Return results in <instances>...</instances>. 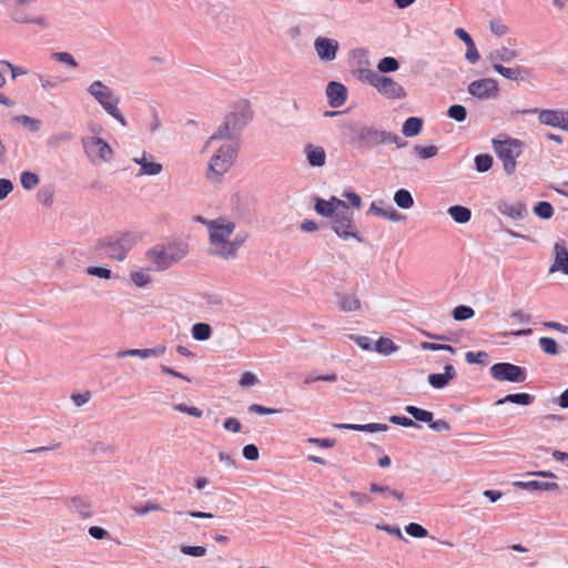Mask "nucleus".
<instances>
[{
	"label": "nucleus",
	"instance_id": "obj_19",
	"mask_svg": "<svg viewBox=\"0 0 568 568\" xmlns=\"http://www.w3.org/2000/svg\"><path fill=\"white\" fill-rule=\"evenodd\" d=\"M11 19L17 23H27V24H37L42 28H48L49 23L47 21V18L44 16H33L30 13H27L23 9H21L19 6L17 8L12 9L10 12Z\"/></svg>",
	"mask_w": 568,
	"mask_h": 568
},
{
	"label": "nucleus",
	"instance_id": "obj_14",
	"mask_svg": "<svg viewBox=\"0 0 568 568\" xmlns=\"http://www.w3.org/2000/svg\"><path fill=\"white\" fill-rule=\"evenodd\" d=\"M554 262L549 267V273L561 272L568 275V248L562 240L557 241L554 245Z\"/></svg>",
	"mask_w": 568,
	"mask_h": 568
},
{
	"label": "nucleus",
	"instance_id": "obj_61",
	"mask_svg": "<svg viewBox=\"0 0 568 568\" xmlns=\"http://www.w3.org/2000/svg\"><path fill=\"white\" fill-rule=\"evenodd\" d=\"M105 91H111V89L109 87H106L102 81L100 80H97L94 82H92L89 88H88V92L94 98L97 99V97L99 94H105L104 92Z\"/></svg>",
	"mask_w": 568,
	"mask_h": 568
},
{
	"label": "nucleus",
	"instance_id": "obj_17",
	"mask_svg": "<svg viewBox=\"0 0 568 568\" xmlns=\"http://www.w3.org/2000/svg\"><path fill=\"white\" fill-rule=\"evenodd\" d=\"M514 486L529 491H552L556 494L561 493V487L556 481H542V480H527V481H515Z\"/></svg>",
	"mask_w": 568,
	"mask_h": 568
},
{
	"label": "nucleus",
	"instance_id": "obj_47",
	"mask_svg": "<svg viewBox=\"0 0 568 568\" xmlns=\"http://www.w3.org/2000/svg\"><path fill=\"white\" fill-rule=\"evenodd\" d=\"M447 116L456 122H464L467 118V109L462 104H452L447 110Z\"/></svg>",
	"mask_w": 568,
	"mask_h": 568
},
{
	"label": "nucleus",
	"instance_id": "obj_18",
	"mask_svg": "<svg viewBox=\"0 0 568 568\" xmlns=\"http://www.w3.org/2000/svg\"><path fill=\"white\" fill-rule=\"evenodd\" d=\"M457 373L452 364L444 366V373H432L428 375V383L435 389H443L452 379L456 377Z\"/></svg>",
	"mask_w": 568,
	"mask_h": 568
},
{
	"label": "nucleus",
	"instance_id": "obj_26",
	"mask_svg": "<svg viewBox=\"0 0 568 568\" xmlns=\"http://www.w3.org/2000/svg\"><path fill=\"white\" fill-rule=\"evenodd\" d=\"M336 302L343 312H353L361 307V302L354 294L336 293Z\"/></svg>",
	"mask_w": 568,
	"mask_h": 568
},
{
	"label": "nucleus",
	"instance_id": "obj_11",
	"mask_svg": "<svg viewBox=\"0 0 568 568\" xmlns=\"http://www.w3.org/2000/svg\"><path fill=\"white\" fill-rule=\"evenodd\" d=\"M105 94H99L97 97V102L104 109V111L116 120L122 126H126L128 122L119 110L118 104L120 102V98L114 95L112 91H105Z\"/></svg>",
	"mask_w": 568,
	"mask_h": 568
},
{
	"label": "nucleus",
	"instance_id": "obj_62",
	"mask_svg": "<svg viewBox=\"0 0 568 568\" xmlns=\"http://www.w3.org/2000/svg\"><path fill=\"white\" fill-rule=\"evenodd\" d=\"M465 59L470 63L475 64L479 61L480 54L476 48L475 42L466 44Z\"/></svg>",
	"mask_w": 568,
	"mask_h": 568
},
{
	"label": "nucleus",
	"instance_id": "obj_60",
	"mask_svg": "<svg viewBox=\"0 0 568 568\" xmlns=\"http://www.w3.org/2000/svg\"><path fill=\"white\" fill-rule=\"evenodd\" d=\"M489 28L490 31L498 37L505 36L509 31V28L503 22L501 19L491 20Z\"/></svg>",
	"mask_w": 568,
	"mask_h": 568
},
{
	"label": "nucleus",
	"instance_id": "obj_16",
	"mask_svg": "<svg viewBox=\"0 0 568 568\" xmlns=\"http://www.w3.org/2000/svg\"><path fill=\"white\" fill-rule=\"evenodd\" d=\"M538 112V120L541 124L549 125L552 128H560L561 120H564L565 111L564 110H554V109H532L526 110L524 113H536Z\"/></svg>",
	"mask_w": 568,
	"mask_h": 568
},
{
	"label": "nucleus",
	"instance_id": "obj_51",
	"mask_svg": "<svg viewBox=\"0 0 568 568\" xmlns=\"http://www.w3.org/2000/svg\"><path fill=\"white\" fill-rule=\"evenodd\" d=\"M405 531L414 538H425L428 535V530L417 523H409L406 525Z\"/></svg>",
	"mask_w": 568,
	"mask_h": 568
},
{
	"label": "nucleus",
	"instance_id": "obj_59",
	"mask_svg": "<svg viewBox=\"0 0 568 568\" xmlns=\"http://www.w3.org/2000/svg\"><path fill=\"white\" fill-rule=\"evenodd\" d=\"M389 422L403 427L420 428V426L413 419L406 416L392 415Z\"/></svg>",
	"mask_w": 568,
	"mask_h": 568
},
{
	"label": "nucleus",
	"instance_id": "obj_10",
	"mask_svg": "<svg viewBox=\"0 0 568 568\" xmlns=\"http://www.w3.org/2000/svg\"><path fill=\"white\" fill-rule=\"evenodd\" d=\"M467 91L478 100H489L498 97L499 85L497 80L493 78H483L470 82Z\"/></svg>",
	"mask_w": 568,
	"mask_h": 568
},
{
	"label": "nucleus",
	"instance_id": "obj_3",
	"mask_svg": "<svg viewBox=\"0 0 568 568\" xmlns=\"http://www.w3.org/2000/svg\"><path fill=\"white\" fill-rule=\"evenodd\" d=\"M328 202L335 207L336 213V220L332 221L331 225L334 233L344 241L355 239L358 243H364V237L356 229L354 212L349 204L336 196H331Z\"/></svg>",
	"mask_w": 568,
	"mask_h": 568
},
{
	"label": "nucleus",
	"instance_id": "obj_28",
	"mask_svg": "<svg viewBox=\"0 0 568 568\" xmlns=\"http://www.w3.org/2000/svg\"><path fill=\"white\" fill-rule=\"evenodd\" d=\"M517 57H518V52L516 50L509 49L507 47H503L500 49H496V50L491 51L488 55V60L491 63H500V62L509 63Z\"/></svg>",
	"mask_w": 568,
	"mask_h": 568
},
{
	"label": "nucleus",
	"instance_id": "obj_54",
	"mask_svg": "<svg viewBox=\"0 0 568 568\" xmlns=\"http://www.w3.org/2000/svg\"><path fill=\"white\" fill-rule=\"evenodd\" d=\"M349 338L354 341L363 351L374 352L375 342H373L371 337L365 335H349Z\"/></svg>",
	"mask_w": 568,
	"mask_h": 568
},
{
	"label": "nucleus",
	"instance_id": "obj_24",
	"mask_svg": "<svg viewBox=\"0 0 568 568\" xmlns=\"http://www.w3.org/2000/svg\"><path fill=\"white\" fill-rule=\"evenodd\" d=\"M304 153L308 164L313 168H322L326 163V152L322 146L307 143Z\"/></svg>",
	"mask_w": 568,
	"mask_h": 568
},
{
	"label": "nucleus",
	"instance_id": "obj_8",
	"mask_svg": "<svg viewBox=\"0 0 568 568\" xmlns=\"http://www.w3.org/2000/svg\"><path fill=\"white\" fill-rule=\"evenodd\" d=\"M491 377L499 382L524 383L527 378V369L508 362H499L490 366Z\"/></svg>",
	"mask_w": 568,
	"mask_h": 568
},
{
	"label": "nucleus",
	"instance_id": "obj_57",
	"mask_svg": "<svg viewBox=\"0 0 568 568\" xmlns=\"http://www.w3.org/2000/svg\"><path fill=\"white\" fill-rule=\"evenodd\" d=\"M52 58L55 61L64 63L73 69L78 68V65H79L78 62L75 61V59L69 52H64V51L63 52H54V53H52Z\"/></svg>",
	"mask_w": 568,
	"mask_h": 568
},
{
	"label": "nucleus",
	"instance_id": "obj_34",
	"mask_svg": "<svg viewBox=\"0 0 568 568\" xmlns=\"http://www.w3.org/2000/svg\"><path fill=\"white\" fill-rule=\"evenodd\" d=\"M399 349V346L396 345L390 338L388 337H379L374 343V352L382 354V355H390Z\"/></svg>",
	"mask_w": 568,
	"mask_h": 568
},
{
	"label": "nucleus",
	"instance_id": "obj_33",
	"mask_svg": "<svg viewBox=\"0 0 568 568\" xmlns=\"http://www.w3.org/2000/svg\"><path fill=\"white\" fill-rule=\"evenodd\" d=\"M369 491L372 494H381L384 498H388L389 496L396 498L397 500L404 499V494L399 490L393 489L387 485H381L378 483L369 484Z\"/></svg>",
	"mask_w": 568,
	"mask_h": 568
},
{
	"label": "nucleus",
	"instance_id": "obj_53",
	"mask_svg": "<svg viewBox=\"0 0 568 568\" xmlns=\"http://www.w3.org/2000/svg\"><path fill=\"white\" fill-rule=\"evenodd\" d=\"M414 151L418 154L420 159L428 160L437 155L438 148L435 145H415Z\"/></svg>",
	"mask_w": 568,
	"mask_h": 568
},
{
	"label": "nucleus",
	"instance_id": "obj_21",
	"mask_svg": "<svg viewBox=\"0 0 568 568\" xmlns=\"http://www.w3.org/2000/svg\"><path fill=\"white\" fill-rule=\"evenodd\" d=\"M496 207L499 213L507 215L513 220H523L527 215V207L523 202L509 204L506 201L500 200L496 202Z\"/></svg>",
	"mask_w": 568,
	"mask_h": 568
},
{
	"label": "nucleus",
	"instance_id": "obj_12",
	"mask_svg": "<svg viewBox=\"0 0 568 568\" xmlns=\"http://www.w3.org/2000/svg\"><path fill=\"white\" fill-rule=\"evenodd\" d=\"M314 49L321 61L329 62L336 59L339 43L332 38L317 37L314 41Z\"/></svg>",
	"mask_w": 568,
	"mask_h": 568
},
{
	"label": "nucleus",
	"instance_id": "obj_5",
	"mask_svg": "<svg viewBox=\"0 0 568 568\" xmlns=\"http://www.w3.org/2000/svg\"><path fill=\"white\" fill-rule=\"evenodd\" d=\"M524 142L514 138L493 140V149L497 158L501 160L504 171L507 175H511L516 171V158L521 154Z\"/></svg>",
	"mask_w": 568,
	"mask_h": 568
},
{
	"label": "nucleus",
	"instance_id": "obj_40",
	"mask_svg": "<svg viewBox=\"0 0 568 568\" xmlns=\"http://www.w3.org/2000/svg\"><path fill=\"white\" fill-rule=\"evenodd\" d=\"M532 212L541 220H549L554 215V207L548 201H539L534 205Z\"/></svg>",
	"mask_w": 568,
	"mask_h": 568
},
{
	"label": "nucleus",
	"instance_id": "obj_42",
	"mask_svg": "<svg viewBox=\"0 0 568 568\" xmlns=\"http://www.w3.org/2000/svg\"><path fill=\"white\" fill-rule=\"evenodd\" d=\"M538 344H539L540 348L542 349V352L547 355L554 356V355L559 354V345L556 342V339L552 337L542 336L539 338Z\"/></svg>",
	"mask_w": 568,
	"mask_h": 568
},
{
	"label": "nucleus",
	"instance_id": "obj_48",
	"mask_svg": "<svg viewBox=\"0 0 568 568\" xmlns=\"http://www.w3.org/2000/svg\"><path fill=\"white\" fill-rule=\"evenodd\" d=\"M488 358H489V355L485 351H478V352L469 351L465 354V359L468 364L485 365V364H487Z\"/></svg>",
	"mask_w": 568,
	"mask_h": 568
},
{
	"label": "nucleus",
	"instance_id": "obj_30",
	"mask_svg": "<svg viewBox=\"0 0 568 568\" xmlns=\"http://www.w3.org/2000/svg\"><path fill=\"white\" fill-rule=\"evenodd\" d=\"M69 507L78 511L83 518L92 516L91 503L87 498L80 496L71 497L69 499Z\"/></svg>",
	"mask_w": 568,
	"mask_h": 568
},
{
	"label": "nucleus",
	"instance_id": "obj_22",
	"mask_svg": "<svg viewBox=\"0 0 568 568\" xmlns=\"http://www.w3.org/2000/svg\"><path fill=\"white\" fill-rule=\"evenodd\" d=\"M97 248L102 250L105 248V254L113 260L116 261H124L126 257L125 252H121L122 248H120V244L116 239L112 237H103L100 239L97 243Z\"/></svg>",
	"mask_w": 568,
	"mask_h": 568
},
{
	"label": "nucleus",
	"instance_id": "obj_25",
	"mask_svg": "<svg viewBox=\"0 0 568 568\" xmlns=\"http://www.w3.org/2000/svg\"><path fill=\"white\" fill-rule=\"evenodd\" d=\"M535 402V396L528 393H513L507 394L505 397L496 400V405H504L506 403H513L520 406H529Z\"/></svg>",
	"mask_w": 568,
	"mask_h": 568
},
{
	"label": "nucleus",
	"instance_id": "obj_44",
	"mask_svg": "<svg viewBox=\"0 0 568 568\" xmlns=\"http://www.w3.org/2000/svg\"><path fill=\"white\" fill-rule=\"evenodd\" d=\"M474 308L468 305H458L452 312L453 318L457 322L470 320L471 317H474Z\"/></svg>",
	"mask_w": 568,
	"mask_h": 568
},
{
	"label": "nucleus",
	"instance_id": "obj_27",
	"mask_svg": "<svg viewBox=\"0 0 568 568\" xmlns=\"http://www.w3.org/2000/svg\"><path fill=\"white\" fill-rule=\"evenodd\" d=\"M338 428L352 429L356 432L376 433L386 432L389 427L387 424L369 423V424H338Z\"/></svg>",
	"mask_w": 568,
	"mask_h": 568
},
{
	"label": "nucleus",
	"instance_id": "obj_31",
	"mask_svg": "<svg viewBox=\"0 0 568 568\" xmlns=\"http://www.w3.org/2000/svg\"><path fill=\"white\" fill-rule=\"evenodd\" d=\"M447 213L458 224H465L471 219L470 209L458 204L449 206Z\"/></svg>",
	"mask_w": 568,
	"mask_h": 568
},
{
	"label": "nucleus",
	"instance_id": "obj_41",
	"mask_svg": "<svg viewBox=\"0 0 568 568\" xmlns=\"http://www.w3.org/2000/svg\"><path fill=\"white\" fill-rule=\"evenodd\" d=\"M399 69V62L394 57L382 58L377 63V70L381 73H390Z\"/></svg>",
	"mask_w": 568,
	"mask_h": 568
},
{
	"label": "nucleus",
	"instance_id": "obj_36",
	"mask_svg": "<svg viewBox=\"0 0 568 568\" xmlns=\"http://www.w3.org/2000/svg\"><path fill=\"white\" fill-rule=\"evenodd\" d=\"M192 337L196 341L204 342L211 338L212 336V326L204 322H199L193 324L192 326Z\"/></svg>",
	"mask_w": 568,
	"mask_h": 568
},
{
	"label": "nucleus",
	"instance_id": "obj_35",
	"mask_svg": "<svg viewBox=\"0 0 568 568\" xmlns=\"http://www.w3.org/2000/svg\"><path fill=\"white\" fill-rule=\"evenodd\" d=\"M405 412L413 417V419L422 423H426L427 425L429 422H432V418L434 417L433 412L419 408L414 405H407L405 408Z\"/></svg>",
	"mask_w": 568,
	"mask_h": 568
},
{
	"label": "nucleus",
	"instance_id": "obj_45",
	"mask_svg": "<svg viewBox=\"0 0 568 568\" xmlns=\"http://www.w3.org/2000/svg\"><path fill=\"white\" fill-rule=\"evenodd\" d=\"M39 175L31 171H23L20 175V183L26 190H33L39 184Z\"/></svg>",
	"mask_w": 568,
	"mask_h": 568
},
{
	"label": "nucleus",
	"instance_id": "obj_52",
	"mask_svg": "<svg viewBox=\"0 0 568 568\" xmlns=\"http://www.w3.org/2000/svg\"><path fill=\"white\" fill-rule=\"evenodd\" d=\"M422 349L424 351H432V352H438V351H446L452 354L456 353V348L453 347L449 344H439V343H432V342H423L420 344Z\"/></svg>",
	"mask_w": 568,
	"mask_h": 568
},
{
	"label": "nucleus",
	"instance_id": "obj_38",
	"mask_svg": "<svg viewBox=\"0 0 568 568\" xmlns=\"http://www.w3.org/2000/svg\"><path fill=\"white\" fill-rule=\"evenodd\" d=\"M394 202L403 210H408L414 205L412 193L406 189H399L394 194Z\"/></svg>",
	"mask_w": 568,
	"mask_h": 568
},
{
	"label": "nucleus",
	"instance_id": "obj_6",
	"mask_svg": "<svg viewBox=\"0 0 568 568\" xmlns=\"http://www.w3.org/2000/svg\"><path fill=\"white\" fill-rule=\"evenodd\" d=\"M186 253V245L174 244L162 248L153 247L146 254L155 265L156 271H165L182 260Z\"/></svg>",
	"mask_w": 568,
	"mask_h": 568
},
{
	"label": "nucleus",
	"instance_id": "obj_56",
	"mask_svg": "<svg viewBox=\"0 0 568 568\" xmlns=\"http://www.w3.org/2000/svg\"><path fill=\"white\" fill-rule=\"evenodd\" d=\"M180 550L183 555L196 558L203 557L206 554V548L203 546L182 545Z\"/></svg>",
	"mask_w": 568,
	"mask_h": 568
},
{
	"label": "nucleus",
	"instance_id": "obj_1",
	"mask_svg": "<svg viewBox=\"0 0 568 568\" xmlns=\"http://www.w3.org/2000/svg\"><path fill=\"white\" fill-rule=\"evenodd\" d=\"M347 144L364 153L382 144H395L398 149L407 146L408 142L399 135L366 125L361 122H351L343 132Z\"/></svg>",
	"mask_w": 568,
	"mask_h": 568
},
{
	"label": "nucleus",
	"instance_id": "obj_37",
	"mask_svg": "<svg viewBox=\"0 0 568 568\" xmlns=\"http://www.w3.org/2000/svg\"><path fill=\"white\" fill-rule=\"evenodd\" d=\"M246 240V235L237 234L233 241H230L227 244V251L217 252V256L222 258H234L236 256L237 250L243 245Z\"/></svg>",
	"mask_w": 568,
	"mask_h": 568
},
{
	"label": "nucleus",
	"instance_id": "obj_13",
	"mask_svg": "<svg viewBox=\"0 0 568 568\" xmlns=\"http://www.w3.org/2000/svg\"><path fill=\"white\" fill-rule=\"evenodd\" d=\"M376 91L384 95L387 99L396 100L406 98L407 93L402 84L396 82L393 78L387 75H382L378 84L376 85Z\"/></svg>",
	"mask_w": 568,
	"mask_h": 568
},
{
	"label": "nucleus",
	"instance_id": "obj_49",
	"mask_svg": "<svg viewBox=\"0 0 568 568\" xmlns=\"http://www.w3.org/2000/svg\"><path fill=\"white\" fill-rule=\"evenodd\" d=\"M116 358H123L126 356L140 357L142 359L151 357L150 348H130L119 351L115 354Z\"/></svg>",
	"mask_w": 568,
	"mask_h": 568
},
{
	"label": "nucleus",
	"instance_id": "obj_15",
	"mask_svg": "<svg viewBox=\"0 0 568 568\" xmlns=\"http://www.w3.org/2000/svg\"><path fill=\"white\" fill-rule=\"evenodd\" d=\"M328 104L332 108H341L347 99V88L337 81H329L326 87Z\"/></svg>",
	"mask_w": 568,
	"mask_h": 568
},
{
	"label": "nucleus",
	"instance_id": "obj_58",
	"mask_svg": "<svg viewBox=\"0 0 568 568\" xmlns=\"http://www.w3.org/2000/svg\"><path fill=\"white\" fill-rule=\"evenodd\" d=\"M173 408L176 410V412H180V413H184V414H187V415H191L195 418H201L202 415H203V412L195 407V406H189L184 403H180V404H175L173 406Z\"/></svg>",
	"mask_w": 568,
	"mask_h": 568
},
{
	"label": "nucleus",
	"instance_id": "obj_2",
	"mask_svg": "<svg viewBox=\"0 0 568 568\" xmlns=\"http://www.w3.org/2000/svg\"><path fill=\"white\" fill-rule=\"evenodd\" d=\"M252 119L253 111L250 102L247 100L239 102L233 106V110L226 114L216 132L210 136L209 142L222 139L239 141L242 131Z\"/></svg>",
	"mask_w": 568,
	"mask_h": 568
},
{
	"label": "nucleus",
	"instance_id": "obj_4",
	"mask_svg": "<svg viewBox=\"0 0 568 568\" xmlns=\"http://www.w3.org/2000/svg\"><path fill=\"white\" fill-rule=\"evenodd\" d=\"M237 151V142L221 145L210 160L206 178L213 183H220L224 173L233 165Z\"/></svg>",
	"mask_w": 568,
	"mask_h": 568
},
{
	"label": "nucleus",
	"instance_id": "obj_20",
	"mask_svg": "<svg viewBox=\"0 0 568 568\" xmlns=\"http://www.w3.org/2000/svg\"><path fill=\"white\" fill-rule=\"evenodd\" d=\"M133 162L139 164L140 171L136 174L141 175H156L162 172L163 166L161 163L155 162L152 155H148L144 151L141 158H133Z\"/></svg>",
	"mask_w": 568,
	"mask_h": 568
},
{
	"label": "nucleus",
	"instance_id": "obj_7",
	"mask_svg": "<svg viewBox=\"0 0 568 568\" xmlns=\"http://www.w3.org/2000/svg\"><path fill=\"white\" fill-rule=\"evenodd\" d=\"M235 225L232 222L209 221L210 241L213 247L210 254L216 255L220 251H227L230 236L233 234Z\"/></svg>",
	"mask_w": 568,
	"mask_h": 568
},
{
	"label": "nucleus",
	"instance_id": "obj_64",
	"mask_svg": "<svg viewBox=\"0 0 568 568\" xmlns=\"http://www.w3.org/2000/svg\"><path fill=\"white\" fill-rule=\"evenodd\" d=\"M116 240H118V242L120 244V248H122L121 252H125L126 254L129 253V251L134 245V236L132 234H130V233H124L123 235H121Z\"/></svg>",
	"mask_w": 568,
	"mask_h": 568
},
{
	"label": "nucleus",
	"instance_id": "obj_23",
	"mask_svg": "<svg viewBox=\"0 0 568 568\" xmlns=\"http://www.w3.org/2000/svg\"><path fill=\"white\" fill-rule=\"evenodd\" d=\"M493 69L501 77L513 81H524L529 77V70L524 67L508 68L501 63H493Z\"/></svg>",
	"mask_w": 568,
	"mask_h": 568
},
{
	"label": "nucleus",
	"instance_id": "obj_50",
	"mask_svg": "<svg viewBox=\"0 0 568 568\" xmlns=\"http://www.w3.org/2000/svg\"><path fill=\"white\" fill-rule=\"evenodd\" d=\"M54 191L51 186H43L37 193L38 201L45 205L51 206L53 203Z\"/></svg>",
	"mask_w": 568,
	"mask_h": 568
},
{
	"label": "nucleus",
	"instance_id": "obj_43",
	"mask_svg": "<svg viewBox=\"0 0 568 568\" xmlns=\"http://www.w3.org/2000/svg\"><path fill=\"white\" fill-rule=\"evenodd\" d=\"M474 162L475 169L480 173H485L491 169L494 159L488 153H481L475 156Z\"/></svg>",
	"mask_w": 568,
	"mask_h": 568
},
{
	"label": "nucleus",
	"instance_id": "obj_32",
	"mask_svg": "<svg viewBox=\"0 0 568 568\" xmlns=\"http://www.w3.org/2000/svg\"><path fill=\"white\" fill-rule=\"evenodd\" d=\"M314 210L323 217H329L332 221L336 220L335 207L328 202V200L315 197Z\"/></svg>",
	"mask_w": 568,
	"mask_h": 568
},
{
	"label": "nucleus",
	"instance_id": "obj_55",
	"mask_svg": "<svg viewBox=\"0 0 568 568\" xmlns=\"http://www.w3.org/2000/svg\"><path fill=\"white\" fill-rule=\"evenodd\" d=\"M85 272L91 276H95L103 280H109L112 277V271L103 266H89Z\"/></svg>",
	"mask_w": 568,
	"mask_h": 568
},
{
	"label": "nucleus",
	"instance_id": "obj_46",
	"mask_svg": "<svg viewBox=\"0 0 568 568\" xmlns=\"http://www.w3.org/2000/svg\"><path fill=\"white\" fill-rule=\"evenodd\" d=\"M359 80L369 83L372 87L376 89L381 78L383 74L381 72L371 70V69H359Z\"/></svg>",
	"mask_w": 568,
	"mask_h": 568
},
{
	"label": "nucleus",
	"instance_id": "obj_39",
	"mask_svg": "<svg viewBox=\"0 0 568 568\" xmlns=\"http://www.w3.org/2000/svg\"><path fill=\"white\" fill-rule=\"evenodd\" d=\"M12 121L13 122H17L26 128H28V130L30 132H38L41 126H42V121L39 120V119H36V118H31L29 115H26V114H21V115H14L12 118Z\"/></svg>",
	"mask_w": 568,
	"mask_h": 568
},
{
	"label": "nucleus",
	"instance_id": "obj_63",
	"mask_svg": "<svg viewBox=\"0 0 568 568\" xmlns=\"http://www.w3.org/2000/svg\"><path fill=\"white\" fill-rule=\"evenodd\" d=\"M243 457L247 460L255 462L260 457L258 448L255 444H247L242 449Z\"/></svg>",
	"mask_w": 568,
	"mask_h": 568
},
{
	"label": "nucleus",
	"instance_id": "obj_29",
	"mask_svg": "<svg viewBox=\"0 0 568 568\" xmlns=\"http://www.w3.org/2000/svg\"><path fill=\"white\" fill-rule=\"evenodd\" d=\"M423 119L418 116H409L405 120L402 126V133L406 138H414L423 130Z\"/></svg>",
	"mask_w": 568,
	"mask_h": 568
},
{
	"label": "nucleus",
	"instance_id": "obj_9",
	"mask_svg": "<svg viewBox=\"0 0 568 568\" xmlns=\"http://www.w3.org/2000/svg\"><path fill=\"white\" fill-rule=\"evenodd\" d=\"M82 145L87 156L92 163L99 159L109 162L113 156V150L102 138L91 136L82 139Z\"/></svg>",
	"mask_w": 568,
	"mask_h": 568
}]
</instances>
